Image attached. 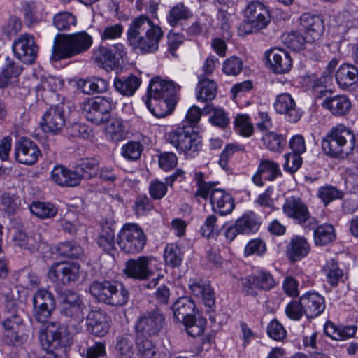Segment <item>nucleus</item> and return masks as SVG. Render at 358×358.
Listing matches in <instances>:
<instances>
[{
	"instance_id": "50",
	"label": "nucleus",
	"mask_w": 358,
	"mask_h": 358,
	"mask_svg": "<svg viewBox=\"0 0 358 358\" xmlns=\"http://www.w3.org/2000/svg\"><path fill=\"white\" fill-rule=\"evenodd\" d=\"M57 252L59 256L71 259H80L84 255L83 248L71 241L59 243L57 246Z\"/></svg>"
},
{
	"instance_id": "19",
	"label": "nucleus",
	"mask_w": 358,
	"mask_h": 358,
	"mask_svg": "<svg viewBox=\"0 0 358 358\" xmlns=\"http://www.w3.org/2000/svg\"><path fill=\"white\" fill-rule=\"evenodd\" d=\"M12 48L15 56L26 64L34 63L39 50L34 36L30 34L20 35L13 41Z\"/></svg>"
},
{
	"instance_id": "63",
	"label": "nucleus",
	"mask_w": 358,
	"mask_h": 358,
	"mask_svg": "<svg viewBox=\"0 0 358 358\" xmlns=\"http://www.w3.org/2000/svg\"><path fill=\"white\" fill-rule=\"evenodd\" d=\"M242 60L236 56H231L223 63L222 71L228 76H237L243 69Z\"/></svg>"
},
{
	"instance_id": "16",
	"label": "nucleus",
	"mask_w": 358,
	"mask_h": 358,
	"mask_svg": "<svg viewBox=\"0 0 358 358\" xmlns=\"http://www.w3.org/2000/svg\"><path fill=\"white\" fill-rule=\"evenodd\" d=\"M80 269L76 262H55L49 268L48 277L59 285H69L79 279Z\"/></svg>"
},
{
	"instance_id": "10",
	"label": "nucleus",
	"mask_w": 358,
	"mask_h": 358,
	"mask_svg": "<svg viewBox=\"0 0 358 358\" xmlns=\"http://www.w3.org/2000/svg\"><path fill=\"white\" fill-rule=\"evenodd\" d=\"M147 243L143 229L136 223L124 224L117 236L120 250L127 254L135 255L143 251Z\"/></svg>"
},
{
	"instance_id": "61",
	"label": "nucleus",
	"mask_w": 358,
	"mask_h": 358,
	"mask_svg": "<svg viewBox=\"0 0 358 358\" xmlns=\"http://www.w3.org/2000/svg\"><path fill=\"white\" fill-rule=\"evenodd\" d=\"M217 218L215 215H208L203 225L201 227L200 232L203 237L208 238H214L218 235L220 229L217 224Z\"/></svg>"
},
{
	"instance_id": "59",
	"label": "nucleus",
	"mask_w": 358,
	"mask_h": 358,
	"mask_svg": "<svg viewBox=\"0 0 358 358\" xmlns=\"http://www.w3.org/2000/svg\"><path fill=\"white\" fill-rule=\"evenodd\" d=\"M317 196L323 201L325 206L336 199H341L343 196V192L337 189L336 187L327 185L319 188Z\"/></svg>"
},
{
	"instance_id": "40",
	"label": "nucleus",
	"mask_w": 358,
	"mask_h": 358,
	"mask_svg": "<svg viewBox=\"0 0 358 358\" xmlns=\"http://www.w3.org/2000/svg\"><path fill=\"white\" fill-rule=\"evenodd\" d=\"M141 83V80L136 76L130 74L128 76L115 77L113 86L117 92L124 96L134 94Z\"/></svg>"
},
{
	"instance_id": "44",
	"label": "nucleus",
	"mask_w": 358,
	"mask_h": 358,
	"mask_svg": "<svg viewBox=\"0 0 358 358\" xmlns=\"http://www.w3.org/2000/svg\"><path fill=\"white\" fill-rule=\"evenodd\" d=\"M193 17L191 9L185 6L184 3L179 2L171 8L167 15L166 20L169 24L175 27L182 20H187Z\"/></svg>"
},
{
	"instance_id": "52",
	"label": "nucleus",
	"mask_w": 358,
	"mask_h": 358,
	"mask_svg": "<svg viewBox=\"0 0 358 358\" xmlns=\"http://www.w3.org/2000/svg\"><path fill=\"white\" fill-rule=\"evenodd\" d=\"M148 338L136 337V345L140 358H157V348Z\"/></svg>"
},
{
	"instance_id": "12",
	"label": "nucleus",
	"mask_w": 358,
	"mask_h": 358,
	"mask_svg": "<svg viewBox=\"0 0 358 358\" xmlns=\"http://www.w3.org/2000/svg\"><path fill=\"white\" fill-rule=\"evenodd\" d=\"M244 13L245 20L242 28L245 34H250L266 28L271 20L268 10L259 1L248 3Z\"/></svg>"
},
{
	"instance_id": "53",
	"label": "nucleus",
	"mask_w": 358,
	"mask_h": 358,
	"mask_svg": "<svg viewBox=\"0 0 358 358\" xmlns=\"http://www.w3.org/2000/svg\"><path fill=\"white\" fill-rule=\"evenodd\" d=\"M166 264L172 268L179 266L182 261V254L180 248L176 244H168L164 252Z\"/></svg>"
},
{
	"instance_id": "60",
	"label": "nucleus",
	"mask_w": 358,
	"mask_h": 358,
	"mask_svg": "<svg viewBox=\"0 0 358 358\" xmlns=\"http://www.w3.org/2000/svg\"><path fill=\"white\" fill-rule=\"evenodd\" d=\"M245 151V147L240 144L229 143L220 154L219 164L224 169L228 170V162L229 159L236 152H244Z\"/></svg>"
},
{
	"instance_id": "31",
	"label": "nucleus",
	"mask_w": 358,
	"mask_h": 358,
	"mask_svg": "<svg viewBox=\"0 0 358 358\" xmlns=\"http://www.w3.org/2000/svg\"><path fill=\"white\" fill-rule=\"evenodd\" d=\"M106 313L101 310H92L86 317L87 330L96 336H105L110 328Z\"/></svg>"
},
{
	"instance_id": "3",
	"label": "nucleus",
	"mask_w": 358,
	"mask_h": 358,
	"mask_svg": "<svg viewBox=\"0 0 358 358\" xmlns=\"http://www.w3.org/2000/svg\"><path fill=\"white\" fill-rule=\"evenodd\" d=\"M92 44V38L86 31L57 34L54 38L51 59L57 62L71 58L87 51Z\"/></svg>"
},
{
	"instance_id": "8",
	"label": "nucleus",
	"mask_w": 358,
	"mask_h": 358,
	"mask_svg": "<svg viewBox=\"0 0 358 358\" xmlns=\"http://www.w3.org/2000/svg\"><path fill=\"white\" fill-rule=\"evenodd\" d=\"M69 327L59 322H50L44 331L41 332L40 340L43 349L45 352L60 350L69 347L72 338Z\"/></svg>"
},
{
	"instance_id": "51",
	"label": "nucleus",
	"mask_w": 358,
	"mask_h": 358,
	"mask_svg": "<svg viewBox=\"0 0 358 358\" xmlns=\"http://www.w3.org/2000/svg\"><path fill=\"white\" fill-rule=\"evenodd\" d=\"M324 271L326 273L327 280L331 287H336L340 282H344L343 271L338 268L337 262L334 259L327 263Z\"/></svg>"
},
{
	"instance_id": "6",
	"label": "nucleus",
	"mask_w": 358,
	"mask_h": 358,
	"mask_svg": "<svg viewBox=\"0 0 358 358\" xmlns=\"http://www.w3.org/2000/svg\"><path fill=\"white\" fill-rule=\"evenodd\" d=\"M90 292L98 301L113 306H124L129 298V291L117 281L95 280L90 286Z\"/></svg>"
},
{
	"instance_id": "1",
	"label": "nucleus",
	"mask_w": 358,
	"mask_h": 358,
	"mask_svg": "<svg viewBox=\"0 0 358 358\" xmlns=\"http://www.w3.org/2000/svg\"><path fill=\"white\" fill-rule=\"evenodd\" d=\"M127 35L130 45L143 54L153 52L158 49L164 32L148 15H140L129 24Z\"/></svg>"
},
{
	"instance_id": "28",
	"label": "nucleus",
	"mask_w": 358,
	"mask_h": 358,
	"mask_svg": "<svg viewBox=\"0 0 358 358\" xmlns=\"http://www.w3.org/2000/svg\"><path fill=\"white\" fill-rule=\"evenodd\" d=\"M301 306L308 319L315 318L325 310L324 298L316 292H308L300 296Z\"/></svg>"
},
{
	"instance_id": "58",
	"label": "nucleus",
	"mask_w": 358,
	"mask_h": 358,
	"mask_svg": "<svg viewBox=\"0 0 358 358\" xmlns=\"http://www.w3.org/2000/svg\"><path fill=\"white\" fill-rule=\"evenodd\" d=\"M20 205V200L13 194L4 192L1 196L0 209L10 214L14 213Z\"/></svg>"
},
{
	"instance_id": "2",
	"label": "nucleus",
	"mask_w": 358,
	"mask_h": 358,
	"mask_svg": "<svg viewBox=\"0 0 358 358\" xmlns=\"http://www.w3.org/2000/svg\"><path fill=\"white\" fill-rule=\"evenodd\" d=\"M194 180L197 187L193 197L199 201V198L207 199L209 196L214 212H218L220 215H225L232 212L234 208V201L231 195L225 190L215 188L218 182H206L203 173L196 172Z\"/></svg>"
},
{
	"instance_id": "5",
	"label": "nucleus",
	"mask_w": 358,
	"mask_h": 358,
	"mask_svg": "<svg viewBox=\"0 0 358 358\" xmlns=\"http://www.w3.org/2000/svg\"><path fill=\"white\" fill-rule=\"evenodd\" d=\"M166 141L170 143L178 152L187 157H194L202 148V140L199 134L194 131L192 126L184 123L165 134Z\"/></svg>"
},
{
	"instance_id": "29",
	"label": "nucleus",
	"mask_w": 358,
	"mask_h": 358,
	"mask_svg": "<svg viewBox=\"0 0 358 358\" xmlns=\"http://www.w3.org/2000/svg\"><path fill=\"white\" fill-rule=\"evenodd\" d=\"M173 319L182 323L193 321V317L197 313L195 303L190 296L178 298L171 306Z\"/></svg>"
},
{
	"instance_id": "36",
	"label": "nucleus",
	"mask_w": 358,
	"mask_h": 358,
	"mask_svg": "<svg viewBox=\"0 0 358 358\" xmlns=\"http://www.w3.org/2000/svg\"><path fill=\"white\" fill-rule=\"evenodd\" d=\"M322 106L329 110L333 115L343 117L350 112L352 104L346 96L336 95L326 98L323 101Z\"/></svg>"
},
{
	"instance_id": "13",
	"label": "nucleus",
	"mask_w": 358,
	"mask_h": 358,
	"mask_svg": "<svg viewBox=\"0 0 358 358\" xmlns=\"http://www.w3.org/2000/svg\"><path fill=\"white\" fill-rule=\"evenodd\" d=\"M241 281L243 292L253 297L258 295L259 291H269L277 285L271 272L262 268L256 270Z\"/></svg>"
},
{
	"instance_id": "41",
	"label": "nucleus",
	"mask_w": 358,
	"mask_h": 358,
	"mask_svg": "<svg viewBox=\"0 0 358 358\" xmlns=\"http://www.w3.org/2000/svg\"><path fill=\"white\" fill-rule=\"evenodd\" d=\"M217 86L210 79L200 78L196 87V97L198 101L208 102L213 100L217 95Z\"/></svg>"
},
{
	"instance_id": "23",
	"label": "nucleus",
	"mask_w": 358,
	"mask_h": 358,
	"mask_svg": "<svg viewBox=\"0 0 358 358\" xmlns=\"http://www.w3.org/2000/svg\"><path fill=\"white\" fill-rule=\"evenodd\" d=\"M66 123L64 110L59 106H50L43 115L40 127L45 133L58 134Z\"/></svg>"
},
{
	"instance_id": "26",
	"label": "nucleus",
	"mask_w": 358,
	"mask_h": 358,
	"mask_svg": "<svg viewBox=\"0 0 358 358\" xmlns=\"http://www.w3.org/2000/svg\"><path fill=\"white\" fill-rule=\"evenodd\" d=\"M280 176L282 171L278 163L270 159H262L252 180L257 186L262 187L264 185V180L273 181Z\"/></svg>"
},
{
	"instance_id": "39",
	"label": "nucleus",
	"mask_w": 358,
	"mask_h": 358,
	"mask_svg": "<svg viewBox=\"0 0 358 358\" xmlns=\"http://www.w3.org/2000/svg\"><path fill=\"white\" fill-rule=\"evenodd\" d=\"M52 180L61 187H75L78 185V177L74 171H71L62 165L55 166L51 171Z\"/></svg>"
},
{
	"instance_id": "56",
	"label": "nucleus",
	"mask_w": 358,
	"mask_h": 358,
	"mask_svg": "<svg viewBox=\"0 0 358 358\" xmlns=\"http://www.w3.org/2000/svg\"><path fill=\"white\" fill-rule=\"evenodd\" d=\"M143 145L138 141H129L121 148L122 155L129 161H136L143 151Z\"/></svg>"
},
{
	"instance_id": "57",
	"label": "nucleus",
	"mask_w": 358,
	"mask_h": 358,
	"mask_svg": "<svg viewBox=\"0 0 358 358\" xmlns=\"http://www.w3.org/2000/svg\"><path fill=\"white\" fill-rule=\"evenodd\" d=\"M83 358H104L106 355V345L103 342H94L85 348H80Z\"/></svg>"
},
{
	"instance_id": "15",
	"label": "nucleus",
	"mask_w": 358,
	"mask_h": 358,
	"mask_svg": "<svg viewBox=\"0 0 358 358\" xmlns=\"http://www.w3.org/2000/svg\"><path fill=\"white\" fill-rule=\"evenodd\" d=\"M126 56L124 47L121 43H117L110 48L100 46L93 55L94 62L106 71H110L120 65V59Z\"/></svg>"
},
{
	"instance_id": "48",
	"label": "nucleus",
	"mask_w": 358,
	"mask_h": 358,
	"mask_svg": "<svg viewBox=\"0 0 358 358\" xmlns=\"http://www.w3.org/2000/svg\"><path fill=\"white\" fill-rule=\"evenodd\" d=\"M213 114L209 118L210 122L217 127L224 129L229 124V118L222 108H215L213 104H207L203 109L204 114Z\"/></svg>"
},
{
	"instance_id": "27",
	"label": "nucleus",
	"mask_w": 358,
	"mask_h": 358,
	"mask_svg": "<svg viewBox=\"0 0 358 358\" xmlns=\"http://www.w3.org/2000/svg\"><path fill=\"white\" fill-rule=\"evenodd\" d=\"M41 155L37 145L29 138H22L15 148V159L19 163L23 164H34Z\"/></svg>"
},
{
	"instance_id": "43",
	"label": "nucleus",
	"mask_w": 358,
	"mask_h": 358,
	"mask_svg": "<svg viewBox=\"0 0 358 358\" xmlns=\"http://www.w3.org/2000/svg\"><path fill=\"white\" fill-rule=\"evenodd\" d=\"M99 163L96 159L86 158L76 166L74 172L78 177V185L82 179H91L98 174Z\"/></svg>"
},
{
	"instance_id": "35",
	"label": "nucleus",
	"mask_w": 358,
	"mask_h": 358,
	"mask_svg": "<svg viewBox=\"0 0 358 358\" xmlns=\"http://www.w3.org/2000/svg\"><path fill=\"white\" fill-rule=\"evenodd\" d=\"M23 68L19 63L6 57L1 62L0 66V89H4L10 86L13 80L17 78L22 73Z\"/></svg>"
},
{
	"instance_id": "20",
	"label": "nucleus",
	"mask_w": 358,
	"mask_h": 358,
	"mask_svg": "<svg viewBox=\"0 0 358 358\" xmlns=\"http://www.w3.org/2000/svg\"><path fill=\"white\" fill-rule=\"evenodd\" d=\"M152 257L140 256L135 259H129L125 262L123 269L124 274L128 278L136 280L145 281L149 280L154 272L150 268Z\"/></svg>"
},
{
	"instance_id": "30",
	"label": "nucleus",
	"mask_w": 358,
	"mask_h": 358,
	"mask_svg": "<svg viewBox=\"0 0 358 358\" xmlns=\"http://www.w3.org/2000/svg\"><path fill=\"white\" fill-rule=\"evenodd\" d=\"M115 222L111 217H103L100 220L97 244L108 252L115 249Z\"/></svg>"
},
{
	"instance_id": "9",
	"label": "nucleus",
	"mask_w": 358,
	"mask_h": 358,
	"mask_svg": "<svg viewBox=\"0 0 358 358\" xmlns=\"http://www.w3.org/2000/svg\"><path fill=\"white\" fill-rule=\"evenodd\" d=\"M110 96H99L82 103V113L92 123L101 125L108 122L113 105L116 104Z\"/></svg>"
},
{
	"instance_id": "22",
	"label": "nucleus",
	"mask_w": 358,
	"mask_h": 358,
	"mask_svg": "<svg viewBox=\"0 0 358 358\" xmlns=\"http://www.w3.org/2000/svg\"><path fill=\"white\" fill-rule=\"evenodd\" d=\"M301 30L306 35L310 43L317 41L324 31V22L322 15L310 13H303L299 19Z\"/></svg>"
},
{
	"instance_id": "47",
	"label": "nucleus",
	"mask_w": 358,
	"mask_h": 358,
	"mask_svg": "<svg viewBox=\"0 0 358 358\" xmlns=\"http://www.w3.org/2000/svg\"><path fill=\"white\" fill-rule=\"evenodd\" d=\"M134 341L132 334H122L117 336L115 350L120 358H131L134 355Z\"/></svg>"
},
{
	"instance_id": "33",
	"label": "nucleus",
	"mask_w": 358,
	"mask_h": 358,
	"mask_svg": "<svg viewBox=\"0 0 358 358\" xmlns=\"http://www.w3.org/2000/svg\"><path fill=\"white\" fill-rule=\"evenodd\" d=\"M335 78L341 89H352L358 84V69L355 65L343 64L336 71Z\"/></svg>"
},
{
	"instance_id": "54",
	"label": "nucleus",
	"mask_w": 358,
	"mask_h": 358,
	"mask_svg": "<svg viewBox=\"0 0 358 358\" xmlns=\"http://www.w3.org/2000/svg\"><path fill=\"white\" fill-rule=\"evenodd\" d=\"M30 210L34 215L42 219L52 217L57 213V209L53 204L39 201L32 203Z\"/></svg>"
},
{
	"instance_id": "38",
	"label": "nucleus",
	"mask_w": 358,
	"mask_h": 358,
	"mask_svg": "<svg viewBox=\"0 0 358 358\" xmlns=\"http://www.w3.org/2000/svg\"><path fill=\"white\" fill-rule=\"evenodd\" d=\"M310 246L306 238L296 236L291 238L287 248V255L292 262L305 257L310 252Z\"/></svg>"
},
{
	"instance_id": "42",
	"label": "nucleus",
	"mask_w": 358,
	"mask_h": 358,
	"mask_svg": "<svg viewBox=\"0 0 358 358\" xmlns=\"http://www.w3.org/2000/svg\"><path fill=\"white\" fill-rule=\"evenodd\" d=\"M265 148L273 152L281 153L287 146L286 135L274 131H266L262 136Z\"/></svg>"
},
{
	"instance_id": "21",
	"label": "nucleus",
	"mask_w": 358,
	"mask_h": 358,
	"mask_svg": "<svg viewBox=\"0 0 358 358\" xmlns=\"http://www.w3.org/2000/svg\"><path fill=\"white\" fill-rule=\"evenodd\" d=\"M273 108L278 114L283 115L285 119L291 123H296L301 118L302 110L296 106L293 97L285 92L276 96Z\"/></svg>"
},
{
	"instance_id": "14",
	"label": "nucleus",
	"mask_w": 358,
	"mask_h": 358,
	"mask_svg": "<svg viewBox=\"0 0 358 358\" xmlns=\"http://www.w3.org/2000/svg\"><path fill=\"white\" fill-rule=\"evenodd\" d=\"M283 213L303 228H313L315 225V218L310 215L308 206L301 198L290 196L285 198L282 205Z\"/></svg>"
},
{
	"instance_id": "64",
	"label": "nucleus",
	"mask_w": 358,
	"mask_h": 358,
	"mask_svg": "<svg viewBox=\"0 0 358 358\" xmlns=\"http://www.w3.org/2000/svg\"><path fill=\"white\" fill-rule=\"evenodd\" d=\"M169 185L166 181L162 182L158 179L150 181L148 191L152 199L155 200L162 199L166 194Z\"/></svg>"
},
{
	"instance_id": "4",
	"label": "nucleus",
	"mask_w": 358,
	"mask_h": 358,
	"mask_svg": "<svg viewBox=\"0 0 358 358\" xmlns=\"http://www.w3.org/2000/svg\"><path fill=\"white\" fill-rule=\"evenodd\" d=\"M355 136L343 124H338L328 132L322 141V148L329 157L345 159L355 149Z\"/></svg>"
},
{
	"instance_id": "24",
	"label": "nucleus",
	"mask_w": 358,
	"mask_h": 358,
	"mask_svg": "<svg viewBox=\"0 0 358 358\" xmlns=\"http://www.w3.org/2000/svg\"><path fill=\"white\" fill-rule=\"evenodd\" d=\"M180 90V86L172 80H164L156 76L150 82L147 99H178V92Z\"/></svg>"
},
{
	"instance_id": "25",
	"label": "nucleus",
	"mask_w": 358,
	"mask_h": 358,
	"mask_svg": "<svg viewBox=\"0 0 358 358\" xmlns=\"http://www.w3.org/2000/svg\"><path fill=\"white\" fill-rule=\"evenodd\" d=\"M269 69L276 74L288 73L292 67L290 54L282 48H271L265 52Z\"/></svg>"
},
{
	"instance_id": "49",
	"label": "nucleus",
	"mask_w": 358,
	"mask_h": 358,
	"mask_svg": "<svg viewBox=\"0 0 358 358\" xmlns=\"http://www.w3.org/2000/svg\"><path fill=\"white\" fill-rule=\"evenodd\" d=\"M282 42L294 51H299L305 48V44L308 42L306 35L299 31H292L284 34L282 36Z\"/></svg>"
},
{
	"instance_id": "18",
	"label": "nucleus",
	"mask_w": 358,
	"mask_h": 358,
	"mask_svg": "<svg viewBox=\"0 0 358 358\" xmlns=\"http://www.w3.org/2000/svg\"><path fill=\"white\" fill-rule=\"evenodd\" d=\"M192 294L202 300L212 323L217 322L215 312V295L209 282L198 279H189L188 283Z\"/></svg>"
},
{
	"instance_id": "46",
	"label": "nucleus",
	"mask_w": 358,
	"mask_h": 358,
	"mask_svg": "<svg viewBox=\"0 0 358 358\" xmlns=\"http://www.w3.org/2000/svg\"><path fill=\"white\" fill-rule=\"evenodd\" d=\"M108 122V124L106 127V134L111 141L117 143L126 138L127 131L124 122L122 118L110 116Z\"/></svg>"
},
{
	"instance_id": "17",
	"label": "nucleus",
	"mask_w": 358,
	"mask_h": 358,
	"mask_svg": "<svg viewBox=\"0 0 358 358\" xmlns=\"http://www.w3.org/2000/svg\"><path fill=\"white\" fill-rule=\"evenodd\" d=\"M33 317L36 322L45 323L50 318L55 309V300L47 289H38L32 299Z\"/></svg>"
},
{
	"instance_id": "37",
	"label": "nucleus",
	"mask_w": 358,
	"mask_h": 358,
	"mask_svg": "<svg viewBox=\"0 0 358 358\" xmlns=\"http://www.w3.org/2000/svg\"><path fill=\"white\" fill-rule=\"evenodd\" d=\"M306 230H313L314 243L317 246H325L333 243L336 239V232L334 226L331 224L324 223L318 225L315 219L314 227H304Z\"/></svg>"
},
{
	"instance_id": "45",
	"label": "nucleus",
	"mask_w": 358,
	"mask_h": 358,
	"mask_svg": "<svg viewBox=\"0 0 358 358\" xmlns=\"http://www.w3.org/2000/svg\"><path fill=\"white\" fill-rule=\"evenodd\" d=\"M235 223L241 234H250L258 231L261 222L258 215L250 211L236 220Z\"/></svg>"
},
{
	"instance_id": "32",
	"label": "nucleus",
	"mask_w": 358,
	"mask_h": 358,
	"mask_svg": "<svg viewBox=\"0 0 358 358\" xmlns=\"http://www.w3.org/2000/svg\"><path fill=\"white\" fill-rule=\"evenodd\" d=\"M13 242L15 246L28 250L30 253L41 252L45 244L40 234L28 236L22 230H17L15 233Z\"/></svg>"
},
{
	"instance_id": "11",
	"label": "nucleus",
	"mask_w": 358,
	"mask_h": 358,
	"mask_svg": "<svg viewBox=\"0 0 358 358\" xmlns=\"http://www.w3.org/2000/svg\"><path fill=\"white\" fill-rule=\"evenodd\" d=\"M165 325V316L161 309L156 307L141 313L137 317L134 331L136 338L158 336Z\"/></svg>"
},
{
	"instance_id": "55",
	"label": "nucleus",
	"mask_w": 358,
	"mask_h": 358,
	"mask_svg": "<svg viewBox=\"0 0 358 358\" xmlns=\"http://www.w3.org/2000/svg\"><path fill=\"white\" fill-rule=\"evenodd\" d=\"M76 17L69 12H60L53 17V24L59 31L69 30L76 24Z\"/></svg>"
},
{
	"instance_id": "62",
	"label": "nucleus",
	"mask_w": 358,
	"mask_h": 358,
	"mask_svg": "<svg viewBox=\"0 0 358 358\" xmlns=\"http://www.w3.org/2000/svg\"><path fill=\"white\" fill-rule=\"evenodd\" d=\"M234 125L236 132L243 136L249 137L253 133V126L248 115H238Z\"/></svg>"
},
{
	"instance_id": "34",
	"label": "nucleus",
	"mask_w": 358,
	"mask_h": 358,
	"mask_svg": "<svg viewBox=\"0 0 358 358\" xmlns=\"http://www.w3.org/2000/svg\"><path fill=\"white\" fill-rule=\"evenodd\" d=\"M177 101L176 98L146 99L145 103L154 116L162 118L172 113Z\"/></svg>"
},
{
	"instance_id": "7",
	"label": "nucleus",
	"mask_w": 358,
	"mask_h": 358,
	"mask_svg": "<svg viewBox=\"0 0 358 358\" xmlns=\"http://www.w3.org/2000/svg\"><path fill=\"white\" fill-rule=\"evenodd\" d=\"M61 305L60 314L69 329L75 334L81 331L86 310L81 296L72 290H66L62 295Z\"/></svg>"
}]
</instances>
